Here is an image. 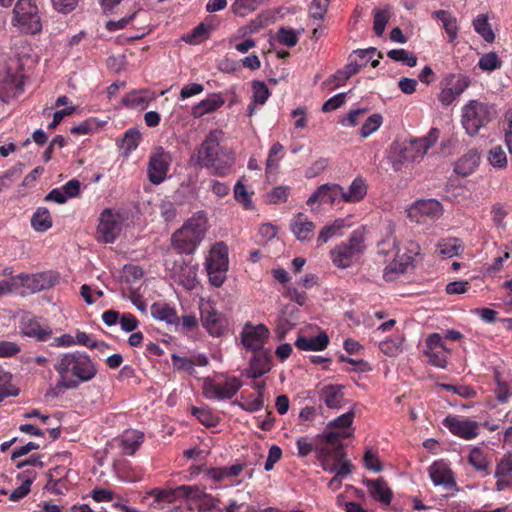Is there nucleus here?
Returning a JSON list of instances; mask_svg holds the SVG:
<instances>
[{"mask_svg": "<svg viewBox=\"0 0 512 512\" xmlns=\"http://www.w3.org/2000/svg\"><path fill=\"white\" fill-rule=\"evenodd\" d=\"M59 379L50 391L58 396L65 390L77 389L82 383L95 378L97 363L85 352L73 351L62 354L54 365Z\"/></svg>", "mask_w": 512, "mask_h": 512, "instance_id": "f257e3e1", "label": "nucleus"}, {"mask_svg": "<svg viewBox=\"0 0 512 512\" xmlns=\"http://www.w3.org/2000/svg\"><path fill=\"white\" fill-rule=\"evenodd\" d=\"M347 437L348 434L345 432L326 431L317 435L315 439V451L322 468L327 472L335 473L329 486L336 481L341 484L342 479L351 473L352 465L348 460L344 461L345 452L341 443V439Z\"/></svg>", "mask_w": 512, "mask_h": 512, "instance_id": "f03ea898", "label": "nucleus"}, {"mask_svg": "<svg viewBox=\"0 0 512 512\" xmlns=\"http://www.w3.org/2000/svg\"><path fill=\"white\" fill-rule=\"evenodd\" d=\"M223 139L222 130H211L196 151L197 164L220 177L229 175L234 164L232 153L221 145Z\"/></svg>", "mask_w": 512, "mask_h": 512, "instance_id": "7ed1b4c3", "label": "nucleus"}, {"mask_svg": "<svg viewBox=\"0 0 512 512\" xmlns=\"http://www.w3.org/2000/svg\"><path fill=\"white\" fill-rule=\"evenodd\" d=\"M208 219L203 211L193 214L171 236V245L179 254H193L204 240Z\"/></svg>", "mask_w": 512, "mask_h": 512, "instance_id": "20e7f679", "label": "nucleus"}, {"mask_svg": "<svg viewBox=\"0 0 512 512\" xmlns=\"http://www.w3.org/2000/svg\"><path fill=\"white\" fill-rule=\"evenodd\" d=\"M497 115L494 105L470 100L462 108V125L470 136L478 134L481 128L486 127Z\"/></svg>", "mask_w": 512, "mask_h": 512, "instance_id": "39448f33", "label": "nucleus"}, {"mask_svg": "<svg viewBox=\"0 0 512 512\" xmlns=\"http://www.w3.org/2000/svg\"><path fill=\"white\" fill-rule=\"evenodd\" d=\"M365 249V230L358 228L350 234L347 242H342L331 250V260L338 268L345 269L350 267Z\"/></svg>", "mask_w": 512, "mask_h": 512, "instance_id": "423d86ee", "label": "nucleus"}, {"mask_svg": "<svg viewBox=\"0 0 512 512\" xmlns=\"http://www.w3.org/2000/svg\"><path fill=\"white\" fill-rule=\"evenodd\" d=\"M18 60L16 61L15 69L24 71V61L30 59L28 52L19 51ZM26 76L18 71L12 72V67H8L0 72V100L2 102H9L11 98L17 97L24 91V80Z\"/></svg>", "mask_w": 512, "mask_h": 512, "instance_id": "0eeeda50", "label": "nucleus"}, {"mask_svg": "<svg viewBox=\"0 0 512 512\" xmlns=\"http://www.w3.org/2000/svg\"><path fill=\"white\" fill-rule=\"evenodd\" d=\"M204 266L209 283L214 287H221L229 268L228 247L224 242H217L211 247Z\"/></svg>", "mask_w": 512, "mask_h": 512, "instance_id": "6e6552de", "label": "nucleus"}, {"mask_svg": "<svg viewBox=\"0 0 512 512\" xmlns=\"http://www.w3.org/2000/svg\"><path fill=\"white\" fill-rule=\"evenodd\" d=\"M439 135V129L431 128L427 136L402 142L399 149V162L413 163L421 161L428 149L437 142Z\"/></svg>", "mask_w": 512, "mask_h": 512, "instance_id": "1a4fd4ad", "label": "nucleus"}, {"mask_svg": "<svg viewBox=\"0 0 512 512\" xmlns=\"http://www.w3.org/2000/svg\"><path fill=\"white\" fill-rule=\"evenodd\" d=\"M123 217L112 208L104 209L99 217L97 238L104 243H113L122 229Z\"/></svg>", "mask_w": 512, "mask_h": 512, "instance_id": "9d476101", "label": "nucleus"}, {"mask_svg": "<svg viewBox=\"0 0 512 512\" xmlns=\"http://www.w3.org/2000/svg\"><path fill=\"white\" fill-rule=\"evenodd\" d=\"M172 155L165 151L163 147H157L153 150L149 157L147 174L149 181L154 185L161 184L167 177Z\"/></svg>", "mask_w": 512, "mask_h": 512, "instance_id": "9b49d317", "label": "nucleus"}, {"mask_svg": "<svg viewBox=\"0 0 512 512\" xmlns=\"http://www.w3.org/2000/svg\"><path fill=\"white\" fill-rule=\"evenodd\" d=\"M443 214V208L435 199L419 200L408 209V218L417 224H425L428 221H435Z\"/></svg>", "mask_w": 512, "mask_h": 512, "instance_id": "f8f14e48", "label": "nucleus"}, {"mask_svg": "<svg viewBox=\"0 0 512 512\" xmlns=\"http://www.w3.org/2000/svg\"><path fill=\"white\" fill-rule=\"evenodd\" d=\"M167 268L171 271L174 280L186 290L191 291L196 288L198 264H193L191 261H186L181 258L179 261H174L172 267L166 263Z\"/></svg>", "mask_w": 512, "mask_h": 512, "instance_id": "ddd939ff", "label": "nucleus"}, {"mask_svg": "<svg viewBox=\"0 0 512 512\" xmlns=\"http://www.w3.org/2000/svg\"><path fill=\"white\" fill-rule=\"evenodd\" d=\"M269 337L270 331L266 325L251 322H247L240 333L241 343L247 351L265 348Z\"/></svg>", "mask_w": 512, "mask_h": 512, "instance_id": "4468645a", "label": "nucleus"}, {"mask_svg": "<svg viewBox=\"0 0 512 512\" xmlns=\"http://www.w3.org/2000/svg\"><path fill=\"white\" fill-rule=\"evenodd\" d=\"M200 313L202 326L210 336L221 337L228 332V319L223 313L211 306L201 308Z\"/></svg>", "mask_w": 512, "mask_h": 512, "instance_id": "2eb2a0df", "label": "nucleus"}, {"mask_svg": "<svg viewBox=\"0 0 512 512\" xmlns=\"http://www.w3.org/2000/svg\"><path fill=\"white\" fill-rule=\"evenodd\" d=\"M241 386V381L236 377L229 378L223 384L214 383L207 379L204 381L203 394L207 399H231L237 394Z\"/></svg>", "mask_w": 512, "mask_h": 512, "instance_id": "dca6fc26", "label": "nucleus"}, {"mask_svg": "<svg viewBox=\"0 0 512 512\" xmlns=\"http://www.w3.org/2000/svg\"><path fill=\"white\" fill-rule=\"evenodd\" d=\"M12 26L22 35L32 34V0H18L13 8Z\"/></svg>", "mask_w": 512, "mask_h": 512, "instance_id": "f3484780", "label": "nucleus"}, {"mask_svg": "<svg viewBox=\"0 0 512 512\" xmlns=\"http://www.w3.org/2000/svg\"><path fill=\"white\" fill-rule=\"evenodd\" d=\"M442 423L453 435L465 440L474 439L479 435V424L467 418L460 419L449 415Z\"/></svg>", "mask_w": 512, "mask_h": 512, "instance_id": "a211bd4d", "label": "nucleus"}, {"mask_svg": "<svg viewBox=\"0 0 512 512\" xmlns=\"http://www.w3.org/2000/svg\"><path fill=\"white\" fill-rule=\"evenodd\" d=\"M252 356L246 369L248 378L257 379L272 369V354L268 348L250 351Z\"/></svg>", "mask_w": 512, "mask_h": 512, "instance_id": "6ab92c4d", "label": "nucleus"}, {"mask_svg": "<svg viewBox=\"0 0 512 512\" xmlns=\"http://www.w3.org/2000/svg\"><path fill=\"white\" fill-rule=\"evenodd\" d=\"M425 354L432 365L439 368L446 367L449 349L444 344L440 334L432 333L427 337Z\"/></svg>", "mask_w": 512, "mask_h": 512, "instance_id": "aec40b11", "label": "nucleus"}, {"mask_svg": "<svg viewBox=\"0 0 512 512\" xmlns=\"http://www.w3.org/2000/svg\"><path fill=\"white\" fill-rule=\"evenodd\" d=\"M144 440V432L136 429L124 430L121 435L116 438L122 453L128 456L134 455L142 446Z\"/></svg>", "mask_w": 512, "mask_h": 512, "instance_id": "412c9836", "label": "nucleus"}, {"mask_svg": "<svg viewBox=\"0 0 512 512\" xmlns=\"http://www.w3.org/2000/svg\"><path fill=\"white\" fill-rule=\"evenodd\" d=\"M342 186L339 184H323L308 198L307 205L313 206L315 203L334 204L341 199Z\"/></svg>", "mask_w": 512, "mask_h": 512, "instance_id": "4be33fe9", "label": "nucleus"}, {"mask_svg": "<svg viewBox=\"0 0 512 512\" xmlns=\"http://www.w3.org/2000/svg\"><path fill=\"white\" fill-rule=\"evenodd\" d=\"M290 229L297 240L310 241L314 236L315 224L304 213H298L292 218Z\"/></svg>", "mask_w": 512, "mask_h": 512, "instance_id": "5701e85b", "label": "nucleus"}, {"mask_svg": "<svg viewBox=\"0 0 512 512\" xmlns=\"http://www.w3.org/2000/svg\"><path fill=\"white\" fill-rule=\"evenodd\" d=\"M363 483L368 488L370 496L385 505H389L392 501V490L388 487L387 482L383 478L364 479Z\"/></svg>", "mask_w": 512, "mask_h": 512, "instance_id": "b1692460", "label": "nucleus"}, {"mask_svg": "<svg viewBox=\"0 0 512 512\" xmlns=\"http://www.w3.org/2000/svg\"><path fill=\"white\" fill-rule=\"evenodd\" d=\"M368 192V185L362 176H357L347 189L342 187L341 200L345 203H359Z\"/></svg>", "mask_w": 512, "mask_h": 512, "instance_id": "393cba45", "label": "nucleus"}, {"mask_svg": "<svg viewBox=\"0 0 512 512\" xmlns=\"http://www.w3.org/2000/svg\"><path fill=\"white\" fill-rule=\"evenodd\" d=\"M429 475L436 486H443L448 491L456 487L453 472L445 465L434 463L429 468Z\"/></svg>", "mask_w": 512, "mask_h": 512, "instance_id": "a878e982", "label": "nucleus"}, {"mask_svg": "<svg viewBox=\"0 0 512 512\" xmlns=\"http://www.w3.org/2000/svg\"><path fill=\"white\" fill-rule=\"evenodd\" d=\"M154 99L155 94L150 90H133L123 97L122 103L127 108L144 110Z\"/></svg>", "mask_w": 512, "mask_h": 512, "instance_id": "bb28decb", "label": "nucleus"}, {"mask_svg": "<svg viewBox=\"0 0 512 512\" xmlns=\"http://www.w3.org/2000/svg\"><path fill=\"white\" fill-rule=\"evenodd\" d=\"M329 344L326 332H320L314 337L299 336L295 341L297 349L302 351H323Z\"/></svg>", "mask_w": 512, "mask_h": 512, "instance_id": "cd10ccee", "label": "nucleus"}, {"mask_svg": "<svg viewBox=\"0 0 512 512\" xmlns=\"http://www.w3.org/2000/svg\"><path fill=\"white\" fill-rule=\"evenodd\" d=\"M225 103L224 98L217 93L209 95L192 108L191 114L194 118H201L206 114L215 112Z\"/></svg>", "mask_w": 512, "mask_h": 512, "instance_id": "c85d7f7f", "label": "nucleus"}, {"mask_svg": "<svg viewBox=\"0 0 512 512\" xmlns=\"http://www.w3.org/2000/svg\"><path fill=\"white\" fill-rule=\"evenodd\" d=\"M147 496L152 497L153 501L150 507L156 510L165 509L166 505L172 504L177 500V491L175 489L154 488L147 492Z\"/></svg>", "mask_w": 512, "mask_h": 512, "instance_id": "c756f323", "label": "nucleus"}, {"mask_svg": "<svg viewBox=\"0 0 512 512\" xmlns=\"http://www.w3.org/2000/svg\"><path fill=\"white\" fill-rule=\"evenodd\" d=\"M320 398L330 409L339 408L344 400V393L340 385H325L320 390Z\"/></svg>", "mask_w": 512, "mask_h": 512, "instance_id": "7c9ffc66", "label": "nucleus"}, {"mask_svg": "<svg viewBox=\"0 0 512 512\" xmlns=\"http://www.w3.org/2000/svg\"><path fill=\"white\" fill-rule=\"evenodd\" d=\"M479 160L477 152L469 151L456 161L454 171L456 174L466 177L474 172L479 165Z\"/></svg>", "mask_w": 512, "mask_h": 512, "instance_id": "2f4dec72", "label": "nucleus"}, {"mask_svg": "<svg viewBox=\"0 0 512 512\" xmlns=\"http://www.w3.org/2000/svg\"><path fill=\"white\" fill-rule=\"evenodd\" d=\"M151 315L159 321H164L169 325H177L179 318L174 308L166 303H154L151 306Z\"/></svg>", "mask_w": 512, "mask_h": 512, "instance_id": "473e14b6", "label": "nucleus"}, {"mask_svg": "<svg viewBox=\"0 0 512 512\" xmlns=\"http://www.w3.org/2000/svg\"><path fill=\"white\" fill-rule=\"evenodd\" d=\"M432 16L442 22V26L449 37V42L452 43L458 35L456 18L446 10L434 11Z\"/></svg>", "mask_w": 512, "mask_h": 512, "instance_id": "72a5a7b5", "label": "nucleus"}, {"mask_svg": "<svg viewBox=\"0 0 512 512\" xmlns=\"http://www.w3.org/2000/svg\"><path fill=\"white\" fill-rule=\"evenodd\" d=\"M252 91H253V102L248 105V115L252 116L255 112V105H263L268 100L271 95L270 90L267 85L263 81H253L252 82Z\"/></svg>", "mask_w": 512, "mask_h": 512, "instance_id": "f704fd0d", "label": "nucleus"}, {"mask_svg": "<svg viewBox=\"0 0 512 512\" xmlns=\"http://www.w3.org/2000/svg\"><path fill=\"white\" fill-rule=\"evenodd\" d=\"M30 276L19 274L10 279L0 280V297L16 292L22 286H29Z\"/></svg>", "mask_w": 512, "mask_h": 512, "instance_id": "c9c22d12", "label": "nucleus"}, {"mask_svg": "<svg viewBox=\"0 0 512 512\" xmlns=\"http://www.w3.org/2000/svg\"><path fill=\"white\" fill-rule=\"evenodd\" d=\"M345 227L346 222L344 219H336L332 224L324 226L317 237L318 246L327 243L334 236L341 235L342 229Z\"/></svg>", "mask_w": 512, "mask_h": 512, "instance_id": "e433bc0d", "label": "nucleus"}, {"mask_svg": "<svg viewBox=\"0 0 512 512\" xmlns=\"http://www.w3.org/2000/svg\"><path fill=\"white\" fill-rule=\"evenodd\" d=\"M58 279V273L51 270L34 274V292L53 287Z\"/></svg>", "mask_w": 512, "mask_h": 512, "instance_id": "4c0bfd02", "label": "nucleus"}, {"mask_svg": "<svg viewBox=\"0 0 512 512\" xmlns=\"http://www.w3.org/2000/svg\"><path fill=\"white\" fill-rule=\"evenodd\" d=\"M354 416H355V414H354L353 410H350V411L342 414L341 416L332 420L328 424V426L324 430V432H326V431H334L337 433L345 432L346 434H348V437H349L351 435V433L347 432V428H349L351 426V424L353 423Z\"/></svg>", "mask_w": 512, "mask_h": 512, "instance_id": "58836bf2", "label": "nucleus"}, {"mask_svg": "<svg viewBox=\"0 0 512 512\" xmlns=\"http://www.w3.org/2000/svg\"><path fill=\"white\" fill-rule=\"evenodd\" d=\"M468 462L476 471L488 474L489 461L486 453L481 448L474 447L471 449Z\"/></svg>", "mask_w": 512, "mask_h": 512, "instance_id": "ea45409f", "label": "nucleus"}, {"mask_svg": "<svg viewBox=\"0 0 512 512\" xmlns=\"http://www.w3.org/2000/svg\"><path fill=\"white\" fill-rule=\"evenodd\" d=\"M420 250H421L420 246L417 243L410 242L409 248H408L409 254L406 256V262L405 263L401 262L399 264H397V263L390 264L389 266L386 267L384 276L386 278H389L390 272L404 273L406 271V266L413 261L414 256L420 254Z\"/></svg>", "mask_w": 512, "mask_h": 512, "instance_id": "a19ab883", "label": "nucleus"}, {"mask_svg": "<svg viewBox=\"0 0 512 512\" xmlns=\"http://www.w3.org/2000/svg\"><path fill=\"white\" fill-rule=\"evenodd\" d=\"M445 83L459 97L470 86L471 80L463 74H448Z\"/></svg>", "mask_w": 512, "mask_h": 512, "instance_id": "79ce46f5", "label": "nucleus"}, {"mask_svg": "<svg viewBox=\"0 0 512 512\" xmlns=\"http://www.w3.org/2000/svg\"><path fill=\"white\" fill-rule=\"evenodd\" d=\"M473 27L475 31L483 37V39L492 43L495 39V34L488 22V18L485 14H479L473 21Z\"/></svg>", "mask_w": 512, "mask_h": 512, "instance_id": "37998d69", "label": "nucleus"}, {"mask_svg": "<svg viewBox=\"0 0 512 512\" xmlns=\"http://www.w3.org/2000/svg\"><path fill=\"white\" fill-rule=\"evenodd\" d=\"M210 27L205 23H200L190 32L182 36V40L188 44H199L209 37Z\"/></svg>", "mask_w": 512, "mask_h": 512, "instance_id": "c03bdc74", "label": "nucleus"}, {"mask_svg": "<svg viewBox=\"0 0 512 512\" xmlns=\"http://www.w3.org/2000/svg\"><path fill=\"white\" fill-rule=\"evenodd\" d=\"M284 155V146L279 142L274 143L270 147L266 160V172L271 173L272 171L276 170L278 168L279 161L284 157Z\"/></svg>", "mask_w": 512, "mask_h": 512, "instance_id": "a18cd8bd", "label": "nucleus"}, {"mask_svg": "<svg viewBox=\"0 0 512 512\" xmlns=\"http://www.w3.org/2000/svg\"><path fill=\"white\" fill-rule=\"evenodd\" d=\"M53 221L50 212L45 207H39L34 212V230L45 232L52 227Z\"/></svg>", "mask_w": 512, "mask_h": 512, "instance_id": "49530a36", "label": "nucleus"}, {"mask_svg": "<svg viewBox=\"0 0 512 512\" xmlns=\"http://www.w3.org/2000/svg\"><path fill=\"white\" fill-rule=\"evenodd\" d=\"M437 248L444 258H451L459 254L461 245L457 238H446L438 243Z\"/></svg>", "mask_w": 512, "mask_h": 512, "instance_id": "de8ad7c7", "label": "nucleus"}, {"mask_svg": "<svg viewBox=\"0 0 512 512\" xmlns=\"http://www.w3.org/2000/svg\"><path fill=\"white\" fill-rule=\"evenodd\" d=\"M141 141V133L135 128L128 129L122 139L121 147L126 153L136 150Z\"/></svg>", "mask_w": 512, "mask_h": 512, "instance_id": "09e8293b", "label": "nucleus"}, {"mask_svg": "<svg viewBox=\"0 0 512 512\" xmlns=\"http://www.w3.org/2000/svg\"><path fill=\"white\" fill-rule=\"evenodd\" d=\"M478 66L483 71L492 72L501 68L502 60L495 52H489L480 57Z\"/></svg>", "mask_w": 512, "mask_h": 512, "instance_id": "8fccbe9b", "label": "nucleus"}, {"mask_svg": "<svg viewBox=\"0 0 512 512\" xmlns=\"http://www.w3.org/2000/svg\"><path fill=\"white\" fill-rule=\"evenodd\" d=\"M383 123V117L379 113L369 116L360 129V135L363 138L369 137L377 131Z\"/></svg>", "mask_w": 512, "mask_h": 512, "instance_id": "3c124183", "label": "nucleus"}, {"mask_svg": "<svg viewBox=\"0 0 512 512\" xmlns=\"http://www.w3.org/2000/svg\"><path fill=\"white\" fill-rule=\"evenodd\" d=\"M25 165L22 163H17L12 168H10L3 176L0 177V192L11 185L12 182L18 180L24 170Z\"/></svg>", "mask_w": 512, "mask_h": 512, "instance_id": "603ef678", "label": "nucleus"}, {"mask_svg": "<svg viewBox=\"0 0 512 512\" xmlns=\"http://www.w3.org/2000/svg\"><path fill=\"white\" fill-rule=\"evenodd\" d=\"M488 160L493 167L498 169H503L507 166V156L500 145L494 146L490 149Z\"/></svg>", "mask_w": 512, "mask_h": 512, "instance_id": "864d4df0", "label": "nucleus"}, {"mask_svg": "<svg viewBox=\"0 0 512 512\" xmlns=\"http://www.w3.org/2000/svg\"><path fill=\"white\" fill-rule=\"evenodd\" d=\"M75 344L86 346L89 349H98L100 351H102L104 347H108L105 342L93 340L89 334L79 330L75 335Z\"/></svg>", "mask_w": 512, "mask_h": 512, "instance_id": "5fc2aeb1", "label": "nucleus"}, {"mask_svg": "<svg viewBox=\"0 0 512 512\" xmlns=\"http://www.w3.org/2000/svg\"><path fill=\"white\" fill-rule=\"evenodd\" d=\"M171 361L173 368L178 371L186 372L190 375H194L196 373L195 368L193 367L192 359L187 357H181L176 353L171 355Z\"/></svg>", "mask_w": 512, "mask_h": 512, "instance_id": "6e6d98bb", "label": "nucleus"}, {"mask_svg": "<svg viewBox=\"0 0 512 512\" xmlns=\"http://www.w3.org/2000/svg\"><path fill=\"white\" fill-rule=\"evenodd\" d=\"M402 338L387 339L379 344V349L389 357L397 356L401 351Z\"/></svg>", "mask_w": 512, "mask_h": 512, "instance_id": "4d7b16f0", "label": "nucleus"}, {"mask_svg": "<svg viewBox=\"0 0 512 512\" xmlns=\"http://www.w3.org/2000/svg\"><path fill=\"white\" fill-rule=\"evenodd\" d=\"M277 40L285 46L294 47L299 39L294 29L281 27L277 32Z\"/></svg>", "mask_w": 512, "mask_h": 512, "instance_id": "13d9d810", "label": "nucleus"}, {"mask_svg": "<svg viewBox=\"0 0 512 512\" xmlns=\"http://www.w3.org/2000/svg\"><path fill=\"white\" fill-rule=\"evenodd\" d=\"M378 250L379 253L385 256L393 254L395 258L399 257L400 251L397 246V241L392 235H389L386 239L378 242Z\"/></svg>", "mask_w": 512, "mask_h": 512, "instance_id": "bf43d9fd", "label": "nucleus"}, {"mask_svg": "<svg viewBox=\"0 0 512 512\" xmlns=\"http://www.w3.org/2000/svg\"><path fill=\"white\" fill-rule=\"evenodd\" d=\"M290 194L289 186H277L267 194V201L271 204L286 202Z\"/></svg>", "mask_w": 512, "mask_h": 512, "instance_id": "052dcab7", "label": "nucleus"}, {"mask_svg": "<svg viewBox=\"0 0 512 512\" xmlns=\"http://www.w3.org/2000/svg\"><path fill=\"white\" fill-rule=\"evenodd\" d=\"M177 499L185 498L189 500H198L201 498L203 491L198 486L181 485L176 487Z\"/></svg>", "mask_w": 512, "mask_h": 512, "instance_id": "680f3d73", "label": "nucleus"}, {"mask_svg": "<svg viewBox=\"0 0 512 512\" xmlns=\"http://www.w3.org/2000/svg\"><path fill=\"white\" fill-rule=\"evenodd\" d=\"M64 471V467H57L54 470H50L49 473L46 475V477L48 478V482L45 485V489L54 493H60L58 484L61 481L62 473Z\"/></svg>", "mask_w": 512, "mask_h": 512, "instance_id": "e2e57ef3", "label": "nucleus"}, {"mask_svg": "<svg viewBox=\"0 0 512 512\" xmlns=\"http://www.w3.org/2000/svg\"><path fill=\"white\" fill-rule=\"evenodd\" d=\"M364 466L373 472H380L383 469V466L378 458L377 452L372 449H367L364 453L363 457Z\"/></svg>", "mask_w": 512, "mask_h": 512, "instance_id": "0e129e2a", "label": "nucleus"}, {"mask_svg": "<svg viewBox=\"0 0 512 512\" xmlns=\"http://www.w3.org/2000/svg\"><path fill=\"white\" fill-rule=\"evenodd\" d=\"M192 415H194L199 422L206 427H213L217 423L212 412L204 408L192 407Z\"/></svg>", "mask_w": 512, "mask_h": 512, "instance_id": "69168bd1", "label": "nucleus"}, {"mask_svg": "<svg viewBox=\"0 0 512 512\" xmlns=\"http://www.w3.org/2000/svg\"><path fill=\"white\" fill-rule=\"evenodd\" d=\"M389 20V13L385 10H374L373 28L377 36H381Z\"/></svg>", "mask_w": 512, "mask_h": 512, "instance_id": "338daca9", "label": "nucleus"}, {"mask_svg": "<svg viewBox=\"0 0 512 512\" xmlns=\"http://www.w3.org/2000/svg\"><path fill=\"white\" fill-rule=\"evenodd\" d=\"M495 476H508L512 478V453L504 455L497 464Z\"/></svg>", "mask_w": 512, "mask_h": 512, "instance_id": "774afa93", "label": "nucleus"}]
</instances>
